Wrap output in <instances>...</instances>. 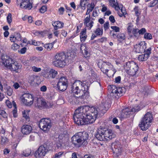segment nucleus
Instances as JSON below:
<instances>
[{"label":"nucleus","instance_id":"09e8293b","mask_svg":"<svg viewBox=\"0 0 158 158\" xmlns=\"http://www.w3.org/2000/svg\"><path fill=\"white\" fill-rule=\"evenodd\" d=\"M47 7L45 6H42L40 9V12L42 13H44L47 11Z\"/></svg>","mask_w":158,"mask_h":158},{"label":"nucleus","instance_id":"0e129e2a","mask_svg":"<svg viewBox=\"0 0 158 158\" xmlns=\"http://www.w3.org/2000/svg\"><path fill=\"white\" fill-rule=\"evenodd\" d=\"M109 24L108 22H106L104 24V27L105 30H106L109 28Z\"/></svg>","mask_w":158,"mask_h":158},{"label":"nucleus","instance_id":"0eeeda50","mask_svg":"<svg viewBox=\"0 0 158 158\" xmlns=\"http://www.w3.org/2000/svg\"><path fill=\"white\" fill-rule=\"evenodd\" d=\"M98 65L103 73H106L109 72V73L107 74L108 76H113L116 72L113 66L110 63H106L101 60L98 62Z\"/></svg>","mask_w":158,"mask_h":158},{"label":"nucleus","instance_id":"f3484780","mask_svg":"<svg viewBox=\"0 0 158 158\" xmlns=\"http://www.w3.org/2000/svg\"><path fill=\"white\" fill-rule=\"evenodd\" d=\"M32 127L30 125H26L22 126L21 127V132L23 135L29 134L32 131Z\"/></svg>","mask_w":158,"mask_h":158},{"label":"nucleus","instance_id":"864d4df0","mask_svg":"<svg viewBox=\"0 0 158 158\" xmlns=\"http://www.w3.org/2000/svg\"><path fill=\"white\" fill-rule=\"evenodd\" d=\"M111 28L115 32H118L120 31L119 28L116 26H111Z\"/></svg>","mask_w":158,"mask_h":158},{"label":"nucleus","instance_id":"2eb2a0df","mask_svg":"<svg viewBox=\"0 0 158 158\" xmlns=\"http://www.w3.org/2000/svg\"><path fill=\"white\" fill-rule=\"evenodd\" d=\"M146 44L144 41L141 42L134 46V50L138 53H142L145 51Z\"/></svg>","mask_w":158,"mask_h":158},{"label":"nucleus","instance_id":"680f3d73","mask_svg":"<svg viewBox=\"0 0 158 158\" xmlns=\"http://www.w3.org/2000/svg\"><path fill=\"white\" fill-rule=\"evenodd\" d=\"M86 30L85 29H83L81 32L80 35V36H86L87 35H86Z\"/></svg>","mask_w":158,"mask_h":158},{"label":"nucleus","instance_id":"a18cd8bd","mask_svg":"<svg viewBox=\"0 0 158 158\" xmlns=\"http://www.w3.org/2000/svg\"><path fill=\"white\" fill-rule=\"evenodd\" d=\"M103 105L104 106L103 109L105 110H107L109 107H110V105L109 104L108 102H103Z\"/></svg>","mask_w":158,"mask_h":158},{"label":"nucleus","instance_id":"9b49d317","mask_svg":"<svg viewBox=\"0 0 158 158\" xmlns=\"http://www.w3.org/2000/svg\"><path fill=\"white\" fill-rule=\"evenodd\" d=\"M140 110V107L138 106L131 109L129 108H126L122 110L121 113V118L128 117L129 115L131 114V112L138 111Z\"/></svg>","mask_w":158,"mask_h":158},{"label":"nucleus","instance_id":"b1692460","mask_svg":"<svg viewBox=\"0 0 158 158\" xmlns=\"http://www.w3.org/2000/svg\"><path fill=\"white\" fill-rule=\"evenodd\" d=\"M80 49L85 57L88 58L89 56L90 53L87 51V48L85 44H83L81 45Z\"/></svg>","mask_w":158,"mask_h":158},{"label":"nucleus","instance_id":"412c9836","mask_svg":"<svg viewBox=\"0 0 158 158\" xmlns=\"http://www.w3.org/2000/svg\"><path fill=\"white\" fill-rule=\"evenodd\" d=\"M108 90L112 96H117V87L115 85H111L108 86Z\"/></svg>","mask_w":158,"mask_h":158},{"label":"nucleus","instance_id":"9d476101","mask_svg":"<svg viewBox=\"0 0 158 158\" xmlns=\"http://www.w3.org/2000/svg\"><path fill=\"white\" fill-rule=\"evenodd\" d=\"M17 5H20L22 8L30 10L32 7V3L31 0H17Z\"/></svg>","mask_w":158,"mask_h":158},{"label":"nucleus","instance_id":"603ef678","mask_svg":"<svg viewBox=\"0 0 158 158\" xmlns=\"http://www.w3.org/2000/svg\"><path fill=\"white\" fill-rule=\"evenodd\" d=\"M149 91V89L147 87H144L142 89L141 91L145 94L146 93H147Z\"/></svg>","mask_w":158,"mask_h":158},{"label":"nucleus","instance_id":"c756f323","mask_svg":"<svg viewBox=\"0 0 158 158\" xmlns=\"http://www.w3.org/2000/svg\"><path fill=\"white\" fill-rule=\"evenodd\" d=\"M35 76L34 75H30L28 77V82L32 85H33L35 83Z\"/></svg>","mask_w":158,"mask_h":158},{"label":"nucleus","instance_id":"ddd939ff","mask_svg":"<svg viewBox=\"0 0 158 158\" xmlns=\"http://www.w3.org/2000/svg\"><path fill=\"white\" fill-rule=\"evenodd\" d=\"M2 64L9 69L13 63L14 60L6 54H2L1 56Z\"/></svg>","mask_w":158,"mask_h":158},{"label":"nucleus","instance_id":"5701e85b","mask_svg":"<svg viewBox=\"0 0 158 158\" xmlns=\"http://www.w3.org/2000/svg\"><path fill=\"white\" fill-rule=\"evenodd\" d=\"M21 67V65L20 64L18 63L17 62H15L14 61L11 66H10L9 69L11 71H16L19 69H20Z\"/></svg>","mask_w":158,"mask_h":158},{"label":"nucleus","instance_id":"4468645a","mask_svg":"<svg viewBox=\"0 0 158 158\" xmlns=\"http://www.w3.org/2000/svg\"><path fill=\"white\" fill-rule=\"evenodd\" d=\"M68 86L67 79L64 77H61L57 84V88L60 91H64L67 89Z\"/></svg>","mask_w":158,"mask_h":158},{"label":"nucleus","instance_id":"338daca9","mask_svg":"<svg viewBox=\"0 0 158 158\" xmlns=\"http://www.w3.org/2000/svg\"><path fill=\"white\" fill-rule=\"evenodd\" d=\"M22 42L23 43L25 44H29L30 42V41H28L26 38H24L23 39Z\"/></svg>","mask_w":158,"mask_h":158},{"label":"nucleus","instance_id":"a211bd4d","mask_svg":"<svg viewBox=\"0 0 158 158\" xmlns=\"http://www.w3.org/2000/svg\"><path fill=\"white\" fill-rule=\"evenodd\" d=\"M127 30L129 34L132 33L135 36H137L138 35V29L135 27H134L133 25L131 23L129 24Z\"/></svg>","mask_w":158,"mask_h":158},{"label":"nucleus","instance_id":"423d86ee","mask_svg":"<svg viewBox=\"0 0 158 158\" xmlns=\"http://www.w3.org/2000/svg\"><path fill=\"white\" fill-rule=\"evenodd\" d=\"M153 119V117L152 113L147 112L142 118L141 121L139 124V126L141 130L145 131L148 129L150 126Z\"/></svg>","mask_w":158,"mask_h":158},{"label":"nucleus","instance_id":"c03bdc74","mask_svg":"<svg viewBox=\"0 0 158 158\" xmlns=\"http://www.w3.org/2000/svg\"><path fill=\"white\" fill-rule=\"evenodd\" d=\"M31 69L33 71L36 72H39L41 70V68L37 67L35 66H32L31 67Z\"/></svg>","mask_w":158,"mask_h":158},{"label":"nucleus","instance_id":"8fccbe9b","mask_svg":"<svg viewBox=\"0 0 158 158\" xmlns=\"http://www.w3.org/2000/svg\"><path fill=\"white\" fill-rule=\"evenodd\" d=\"M40 43L39 42H36L35 40H31L30 41V45H33L35 46L39 45Z\"/></svg>","mask_w":158,"mask_h":158},{"label":"nucleus","instance_id":"20e7f679","mask_svg":"<svg viewBox=\"0 0 158 158\" xmlns=\"http://www.w3.org/2000/svg\"><path fill=\"white\" fill-rule=\"evenodd\" d=\"M95 136L98 140L105 141L114 138L115 135L111 130L100 128L97 130Z\"/></svg>","mask_w":158,"mask_h":158},{"label":"nucleus","instance_id":"6e6552de","mask_svg":"<svg viewBox=\"0 0 158 158\" xmlns=\"http://www.w3.org/2000/svg\"><path fill=\"white\" fill-rule=\"evenodd\" d=\"M124 68L130 75H135L138 70L137 65L133 61L128 62L124 65Z\"/></svg>","mask_w":158,"mask_h":158},{"label":"nucleus","instance_id":"2f4dec72","mask_svg":"<svg viewBox=\"0 0 158 158\" xmlns=\"http://www.w3.org/2000/svg\"><path fill=\"white\" fill-rule=\"evenodd\" d=\"M148 56H146L145 54L139 55L138 56V59L140 61L146 60L148 58Z\"/></svg>","mask_w":158,"mask_h":158},{"label":"nucleus","instance_id":"bb28decb","mask_svg":"<svg viewBox=\"0 0 158 158\" xmlns=\"http://www.w3.org/2000/svg\"><path fill=\"white\" fill-rule=\"evenodd\" d=\"M21 40V35L20 34L18 35L17 37H15L14 35H11L10 37V40L12 42H16L17 41Z\"/></svg>","mask_w":158,"mask_h":158},{"label":"nucleus","instance_id":"58836bf2","mask_svg":"<svg viewBox=\"0 0 158 158\" xmlns=\"http://www.w3.org/2000/svg\"><path fill=\"white\" fill-rule=\"evenodd\" d=\"M93 23L94 22L93 21H90L89 22L85 23L84 24L86 26L88 27L89 29H90L93 26Z\"/></svg>","mask_w":158,"mask_h":158},{"label":"nucleus","instance_id":"5fc2aeb1","mask_svg":"<svg viewBox=\"0 0 158 158\" xmlns=\"http://www.w3.org/2000/svg\"><path fill=\"white\" fill-rule=\"evenodd\" d=\"M11 16V14L9 13L7 17V21L9 24H10L12 22Z\"/></svg>","mask_w":158,"mask_h":158},{"label":"nucleus","instance_id":"e433bc0d","mask_svg":"<svg viewBox=\"0 0 158 158\" xmlns=\"http://www.w3.org/2000/svg\"><path fill=\"white\" fill-rule=\"evenodd\" d=\"M6 92L7 94L10 96L12 94L13 89L10 86H7L6 88Z\"/></svg>","mask_w":158,"mask_h":158},{"label":"nucleus","instance_id":"dca6fc26","mask_svg":"<svg viewBox=\"0 0 158 158\" xmlns=\"http://www.w3.org/2000/svg\"><path fill=\"white\" fill-rule=\"evenodd\" d=\"M48 151L45 147L43 146H40L38 150H37L35 154V156L36 158H39L44 156Z\"/></svg>","mask_w":158,"mask_h":158},{"label":"nucleus","instance_id":"49530a36","mask_svg":"<svg viewBox=\"0 0 158 158\" xmlns=\"http://www.w3.org/2000/svg\"><path fill=\"white\" fill-rule=\"evenodd\" d=\"M144 38L146 39L151 40L152 38V36L151 34L146 33L144 34Z\"/></svg>","mask_w":158,"mask_h":158},{"label":"nucleus","instance_id":"774afa93","mask_svg":"<svg viewBox=\"0 0 158 158\" xmlns=\"http://www.w3.org/2000/svg\"><path fill=\"white\" fill-rule=\"evenodd\" d=\"M109 20L112 23H114L115 21L114 17L113 15H111L110 16Z\"/></svg>","mask_w":158,"mask_h":158},{"label":"nucleus","instance_id":"f704fd0d","mask_svg":"<svg viewBox=\"0 0 158 158\" xmlns=\"http://www.w3.org/2000/svg\"><path fill=\"white\" fill-rule=\"evenodd\" d=\"M158 3V0H153L148 4V6L153 7L155 6Z\"/></svg>","mask_w":158,"mask_h":158},{"label":"nucleus","instance_id":"7c9ffc66","mask_svg":"<svg viewBox=\"0 0 158 158\" xmlns=\"http://www.w3.org/2000/svg\"><path fill=\"white\" fill-rule=\"evenodd\" d=\"M29 112V110H25L23 112V117L27 121H29V118L28 116V113Z\"/></svg>","mask_w":158,"mask_h":158},{"label":"nucleus","instance_id":"72a5a7b5","mask_svg":"<svg viewBox=\"0 0 158 158\" xmlns=\"http://www.w3.org/2000/svg\"><path fill=\"white\" fill-rule=\"evenodd\" d=\"M96 36L102 35L103 33V30L100 28H97L94 31Z\"/></svg>","mask_w":158,"mask_h":158},{"label":"nucleus","instance_id":"a19ab883","mask_svg":"<svg viewBox=\"0 0 158 158\" xmlns=\"http://www.w3.org/2000/svg\"><path fill=\"white\" fill-rule=\"evenodd\" d=\"M31 153V150L29 149H27L23 152V155L25 156H29Z\"/></svg>","mask_w":158,"mask_h":158},{"label":"nucleus","instance_id":"de8ad7c7","mask_svg":"<svg viewBox=\"0 0 158 158\" xmlns=\"http://www.w3.org/2000/svg\"><path fill=\"white\" fill-rule=\"evenodd\" d=\"M0 114L4 118H6L7 117V114L5 111L2 110H0Z\"/></svg>","mask_w":158,"mask_h":158},{"label":"nucleus","instance_id":"aec40b11","mask_svg":"<svg viewBox=\"0 0 158 158\" xmlns=\"http://www.w3.org/2000/svg\"><path fill=\"white\" fill-rule=\"evenodd\" d=\"M109 2L110 5L111 6L114 7L116 10H118L122 7V5L118 4L117 0H110Z\"/></svg>","mask_w":158,"mask_h":158},{"label":"nucleus","instance_id":"cd10ccee","mask_svg":"<svg viewBox=\"0 0 158 158\" xmlns=\"http://www.w3.org/2000/svg\"><path fill=\"white\" fill-rule=\"evenodd\" d=\"M125 92V89L124 87L117 88V96H121Z\"/></svg>","mask_w":158,"mask_h":158},{"label":"nucleus","instance_id":"393cba45","mask_svg":"<svg viewBox=\"0 0 158 158\" xmlns=\"http://www.w3.org/2000/svg\"><path fill=\"white\" fill-rule=\"evenodd\" d=\"M52 25L55 30L61 28L63 27L64 23L61 22L57 21L52 23Z\"/></svg>","mask_w":158,"mask_h":158},{"label":"nucleus","instance_id":"bf43d9fd","mask_svg":"<svg viewBox=\"0 0 158 158\" xmlns=\"http://www.w3.org/2000/svg\"><path fill=\"white\" fill-rule=\"evenodd\" d=\"M84 1V0H81L80 2V6L81 7L82 9L85 10V3H84V4H83V2Z\"/></svg>","mask_w":158,"mask_h":158},{"label":"nucleus","instance_id":"c85d7f7f","mask_svg":"<svg viewBox=\"0 0 158 158\" xmlns=\"http://www.w3.org/2000/svg\"><path fill=\"white\" fill-rule=\"evenodd\" d=\"M116 38L118 41L121 42L125 40V35L124 34L120 33L117 35Z\"/></svg>","mask_w":158,"mask_h":158},{"label":"nucleus","instance_id":"79ce46f5","mask_svg":"<svg viewBox=\"0 0 158 158\" xmlns=\"http://www.w3.org/2000/svg\"><path fill=\"white\" fill-rule=\"evenodd\" d=\"M8 142V139L5 137H2L1 139V144H4L7 143Z\"/></svg>","mask_w":158,"mask_h":158},{"label":"nucleus","instance_id":"ea45409f","mask_svg":"<svg viewBox=\"0 0 158 158\" xmlns=\"http://www.w3.org/2000/svg\"><path fill=\"white\" fill-rule=\"evenodd\" d=\"M19 45L17 44H14L11 46L12 49L14 51H15L19 49Z\"/></svg>","mask_w":158,"mask_h":158},{"label":"nucleus","instance_id":"6ab92c4d","mask_svg":"<svg viewBox=\"0 0 158 158\" xmlns=\"http://www.w3.org/2000/svg\"><path fill=\"white\" fill-rule=\"evenodd\" d=\"M57 74V72L53 69H51L49 72L46 73L44 74V77L47 78L49 79L50 78H54Z\"/></svg>","mask_w":158,"mask_h":158},{"label":"nucleus","instance_id":"6e6d98bb","mask_svg":"<svg viewBox=\"0 0 158 158\" xmlns=\"http://www.w3.org/2000/svg\"><path fill=\"white\" fill-rule=\"evenodd\" d=\"M151 48H148L146 51H145V53L146 56H148V57H149V55L151 53Z\"/></svg>","mask_w":158,"mask_h":158},{"label":"nucleus","instance_id":"7ed1b4c3","mask_svg":"<svg viewBox=\"0 0 158 158\" xmlns=\"http://www.w3.org/2000/svg\"><path fill=\"white\" fill-rule=\"evenodd\" d=\"M74 56L73 52H68L65 55L64 53L56 54L53 59V63L56 66L63 67L67 64L69 60H71Z\"/></svg>","mask_w":158,"mask_h":158},{"label":"nucleus","instance_id":"3c124183","mask_svg":"<svg viewBox=\"0 0 158 158\" xmlns=\"http://www.w3.org/2000/svg\"><path fill=\"white\" fill-rule=\"evenodd\" d=\"M90 21V15H89L85 17L84 19V24L87 23L88 22H89Z\"/></svg>","mask_w":158,"mask_h":158},{"label":"nucleus","instance_id":"4c0bfd02","mask_svg":"<svg viewBox=\"0 0 158 158\" xmlns=\"http://www.w3.org/2000/svg\"><path fill=\"white\" fill-rule=\"evenodd\" d=\"M44 47L47 50H50L53 47V44H46L44 45Z\"/></svg>","mask_w":158,"mask_h":158},{"label":"nucleus","instance_id":"4be33fe9","mask_svg":"<svg viewBox=\"0 0 158 158\" xmlns=\"http://www.w3.org/2000/svg\"><path fill=\"white\" fill-rule=\"evenodd\" d=\"M36 106L40 107H43L46 106V102L41 98H38L35 102Z\"/></svg>","mask_w":158,"mask_h":158},{"label":"nucleus","instance_id":"a878e982","mask_svg":"<svg viewBox=\"0 0 158 158\" xmlns=\"http://www.w3.org/2000/svg\"><path fill=\"white\" fill-rule=\"evenodd\" d=\"M94 5L93 3H91L90 4H88L87 5V11L86 13V15H89L90 12L92 11L94 7Z\"/></svg>","mask_w":158,"mask_h":158},{"label":"nucleus","instance_id":"1a4fd4ad","mask_svg":"<svg viewBox=\"0 0 158 158\" xmlns=\"http://www.w3.org/2000/svg\"><path fill=\"white\" fill-rule=\"evenodd\" d=\"M39 125L40 129L45 132L49 131L52 126L51 120L47 118H44L40 120Z\"/></svg>","mask_w":158,"mask_h":158},{"label":"nucleus","instance_id":"4d7b16f0","mask_svg":"<svg viewBox=\"0 0 158 158\" xmlns=\"http://www.w3.org/2000/svg\"><path fill=\"white\" fill-rule=\"evenodd\" d=\"M146 32V30L144 28H142L139 30H138V34H143Z\"/></svg>","mask_w":158,"mask_h":158},{"label":"nucleus","instance_id":"f257e3e1","mask_svg":"<svg viewBox=\"0 0 158 158\" xmlns=\"http://www.w3.org/2000/svg\"><path fill=\"white\" fill-rule=\"evenodd\" d=\"M97 108L84 106L76 109L73 114L74 122L78 125H84L94 122L98 114Z\"/></svg>","mask_w":158,"mask_h":158},{"label":"nucleus","instance_id":"13d9d810","mask_svg":"<svg viewBox=\"0 0 158 158\" xmlns=\"http://www.w3.org/2000/svg\"><path fill=\"white\" fill-rule=\"evenodd\" d=\"M6 104L7 106L9 108H11L12 106V105L11 103L9 100H7L6 101Z\"/></svg>","mask_w":158,"mask_h":158},{"label":"nucleus","instance_id":"69168bd1","mask_svg":"<svg viewBox=\"0 0 158 158\" xmlns=\"http://www.w3.org/2000/svg\"><path fill=\"white\" fill-rule=\"evenodd\" d=\"M134 10L135 11V14L137 16H139L140 14V12L139 11L137 7L135 8H134Z\"/></svg>","mask_w":158,"mask_h":158},{"label":"nucleus","instance_id":"e2e57ef3","mask_svg":"<svg viewBox=\"0 0 158 158\" xmlns=\"http://www.w3.org/2000/svg\"><path fill=\"white\" fill-rule=\"evenodd\" d=\"M87 36H80L81 41V42H84L86 39Z\"/></svg>","mask_w":158,"mask_h":158},{"label":"nucleus","instance_id":"f03ea898","mask_svg":"<svg viewBox=\"0 0 158 158\" xmlns=\"http://www.w3.org/2000/svg\"><path fill=\"white\" fill-rule=\"evenodd\" d=\"M72 88V92L75 97L82 98L88 96V87L80 81H76L73 83Z\"/></svg>","mask_w":158,"mask_h":158},{"label":"nucleus","instance_id":"c9c22d12","mask_svg":"<svg viewBox=\"0 0 158 158\" xmlns=\"http://www.w3.org/2000/svg\"><path fill=\"white\" fill-rule=\"evenodd\" d=\"M114 152L116 154H118L122 151L121 148L120 147V146H119L118 147L117 145H114Z\"/></svg>","mask_w":158,"mask_h":158},{"label":"nucleus","instance_id":"f8f14e48","mask_svg":"<svg viewBox=\"0 0 158 158\" xmlns=\"http://www.w3.org/2000/svg\"><path fill=\"white\" fill-rule=\"evenodd\" d=\"M20 98L22 102L26 105L30 106L33 103V96L29 94H24L21 96Z\"/></svg>","mask_w":158,"mask_h":158},{"label":"nucleus","instance_id":"052dcab7","mask_svg":"<svg viewBox=\"0 0 158 158\" xmlns=\"http://www.w3.org/2000/svg\"><path fill=\"white\" fill-rule=\"evenodd\" d=\"M26 50V48L24 47L21 49L20 51H19V52L20 53L23 54L25 53Z\"/></svg>","mask_w":158,"mask_h":158},{"label":"nucleus","instance_id":"39448f33","mask_svg":"<svg viewBox=\"0 0 158 158\" xmlns=\"http://www.w3.org/2000/svg\"><path fill=\"white\" fill-rule=\"evenodd\" d=\"M88 135L86 132H80L76 134L71 138L72 142L75 145L80 147L87 143Z\"/></svg>","mask_w":158,"mask_h":158},{"label":"nucleus","instance_id":"37998d69","mask_svg":"<svg viewBox=\"0 0 158 158\" xmlns=\"http://www.w3.org/2000/svg\"><path fill=\"white\" fill-rule=\"evenodd\" d=\"M63 152H60L56 153L52 158H60L63 155Z\"/></svg>","mask_w":158,"mask_h":158},{"label":"nucleus","instance_id":"473e14b6","mask_svg":"<svg viewBox=\"0 0 158 158\" xmlns=\"http://www.w3.org/2000/svg\"><path fill=\"white\" fill-rule=\"evenodd\" d=\"M13 104L14 107L15 108L12 111V113L14 117L15 118H16L17 117V114L16 108V104H15V102L14 101H13Z\"/></svg>","mask_w":158,"mask_h":158}]
</instances>
